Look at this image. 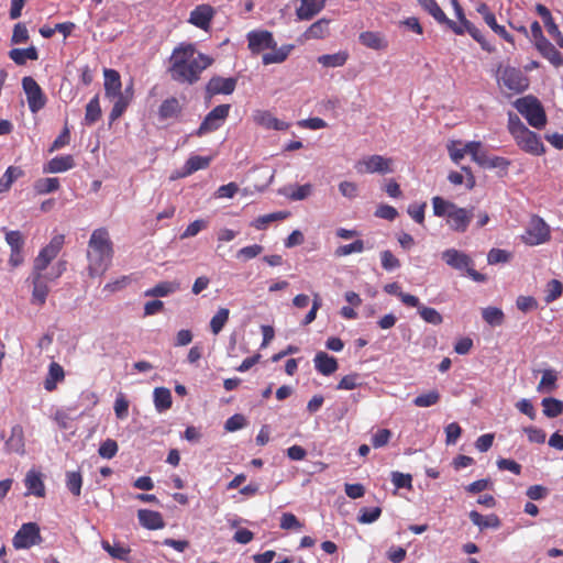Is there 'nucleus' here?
<instances>
[{
    "mask_svg": "<svg viewBox=\"0 0 563 563\" xmlns=\"http://www.w3.org/2000/svg\"><path fill=\"white\" fill-rule=\"evenodd\" d=\"M214 59L199 52L195 44L181 42L174 47L168 59L170 78L181 85H195L201 74L213 64Z\"/></svg>",
    "mask_w": 563,
    "mask_h": 563,
    "instance_id": "1",
    "label": "nucleus"
},
{
    "mask_svg": "<svg viewBox=\"0 0 563 563\" xmlns=\"http://www.w3.org/2000/svg\"><path fill=\"white\" fill-rule=\"evenodd\" d=\"M113 257V243L106 228L92 231L88 242V272L91 277L102 275Z\"/></svg>",
    "mask_w": 563,
    "mask_h": 563,
    "instance_id": "2",
    "label": "nucleus"
},
{
    "mask_svg": "<svg viewBox=\"0 0 563 563\" xmlns=\"http://www.w3.org/2000/svg\"><path fill=\"white\" fill-rule=\"evenodd\" d=\"M249 49L253 55H257L265 49H273V53H266L262 57L264 65L280 64L287 59L295 48L292 44H286L277 48L272 32L266 30L251 31L246 35Z\"/></svg>",
    "mask_w": 563,
    "mask_h": 563,
    "instance_id": "3",
    "label": "nucleus"
},
{
    "mask_svg": "<svg viewBox=\"0 0 563 563\" xmlns=\"http://www.w3.org/2000/svg\"><path fill=\"white\" fill-rule=\"evenodd\" d=\"M433 214L444 218L448 227L456 233H465L474 218V207L463 208L440 196L432 198Z\"/></svg>",
    "mask_w": 563,
    "mask_h": 563,
    "instance_id": "4",
    "label": "nucleus"
},
{
    "mask_svg": "<svg viewBox=\"0 0 563 563\" xmlns=\"http://www.w3.org/2000/svg\"><path fill=\"white\" fill-rule=\"evenodd\" d=\"M517 111L534 129H543L547 124V114L542 103L533 96H525L514 102Z\"/></svg>",
    "mask_w": 563,
    "mask_h": 563,
    "instance_id": "5",
    "label": "nucleus"
},
{
    "mask_svg": "<svg viewBox=\"0 0 563 563\" xmlns=\"http://www.w3.org/2000/svg\"><path fill=\"white\" fill-rule=\"evenodd\" d=\"M441 256L446 265L460 272L464 271L474 282L483 283L486 280L484 274L474 269V261L468 254L456 249H448L442 252Z\"/></svg>",
    "mask_w": 563,
    "mask_h": 563,
    "instance_id": "6",
    "label": "nucleus"
},
{
    "mask_svg": "<svg viewBox=\"0 0 563 563\" xmlns=\"http://www.w3.org/2000/svg\"><path fill=\"white\" fill-rule=\"evenodd\" d=\"M497 82L511 93H521L529 87V79L516 67H499L497 71Z\"/></svg>",
    "mask_w": 563,
    "mask_h": 563,
    "instance_id": "7",
    "label": "nucleus"
},
{
    "mask_svg": "<svg viewBox=\"0 0 563 563\" xmlns=\"http://www.w3.org/2000/svg\"><path fill=\"white\" fill-rule=\"evenodd\" d=\"M394 159L383 155L374 154L358 159L354 168L358 174H389L394 172Z\"/></svg>",
    "mask_w": 563,
    "mask_h": 563,
    "instance_id": "8",
    "label": "nucleus"
},
{
    "mask_svg": "<svg viewBox=\"0 0 563 563\" xmlns=\"http://www.w3.org/2000/svg\"><path fill=\"white\" fill-rule=\"evenodd\" d=\"M551 232L550 227L545 223V221L538 217L533 216L526 228L525 233L521 235L522 241L527 245H539L545 243L550 240Z\"/></svg>",
    "mask_w": 563,
    "mask_h": 563,
    "instance_id": "9",
    "label": "nucleus"
},
{
    "mask_svg": "<svg viewBox=\"0 0 563 563\" xmlns=\"http://www.w3.org/2000/svg\"><path fill=\"white\" fill-rule=\"evenodd\" d=\"M231 104L223 103L214 107L202 120L201 124L195 132L197 136H203L208 133L217 131L229 117Z\"/></svg>",
    "mask_w": 563,
    "mask_h": 563,
    "instance_id": "10",
    "label": "nucleus"
},
{
    "mask_svg": "<svg viewBox=\"0 0 563 563\" xmlns=\"http://www.w3.org/2000/svg\"><path fill=\"white\" fill-rule=\"evenodd\" d=\"M41 542L40 527L35 522L23 523L12 539V544L16 550L30 549Z\"/></svg>",
    "mask_w": 563,
    "mask_h": 563,
    "instance_id": "11",
    "label": "nucleus"
},
{
    "mask_svg": "<svg viewBox=\"0 0 563 563\" xmlns=\"http://www.w3.org/2000/svg\"><path fill=\"white\" fill-rule=\"evenodd\" d=\"M22 88L26 96L29 109L32 113H37L45 107L47 101L46 96L33 77H23Z\"/></svg>",
    "mask_w": 563,
    "mask_h": 563,
    "instance_id": "12",
    "label": "nucleus"
},
{
    "mask_svg": "<svg viewBox=\"0 0 563 563\" xmlns=\"http://www.w3.org/2000/svg\"><path fill=\"white\" fill-rule=\"evenodd\" d=\"M64 243L63 235L54 236L49 244L43 247L34 261V274L42 275V272L47 268L49 263L58 255Z\"/></svg>",
    "mask_w": 563,
    "mask_h": 563,
    "instance_id": "13",
    "label": "nucleus"
},
{
    "mask_svg": "<svg viewBox=\"0 0 563 563\" xmlns=\"http://www.w3.org/2000/svg\"><path fill=\"white\" fill-rule=\"evenodd\" d=\"M5 231V242L10 246L9 264L15 268L23 264L24 254L23 246L25 243L23 234L19 230Z\"/></svg>",
    "mask_w": 563,
    "mask_h": 563,
    "instance_id": "14",
    "label": "nucleus"
},
{
    "mask_svg": "<svg viewBox=\"0 0 563 563\" xmlns=\"http://www.w3.org/2000/svg\"><path fill=\"white\" fill-rule=\"evenodd\" d=\"M238 85L235 77L212 76L206 85V98L211 99L217 95H231Z\"/></svg>",
    "mask_w": 563,
    "mask_h": 563,
    "instance_id": "15",
    "label": "nucleus"
},
{
    "mask_svg": "<svg viewBox=\"0 0 563 563\" xmlns=\"http://www.w3.org/2000/svg\"><path fill=\"white\" fill-rule=\"evenodd\" d=\"M184 111V103L177 97H168L162 101L157 110L161 122L179 121Z\"/></svg>",
    "mask_w": 563,
    "mask_h": 563,
    "instance_id": "16",
    "label": "nucleus"
},
{
    "mask_svg": "<svg viewBox=\"0 0 563 563\" xmlns=\"http://www.w3.org/2000/svg\"><path fill=\"white\" fill-rule=\"evenodd\" d=\"M516 144L525 152L539 156L545 151L540 136L529 129L515 137Z\"/></svg>",
    "mask_w": 563,
    "mask_h": 563,
    "instance_id": "17",
    "label": "nucleus"
},
{
    "mask_svg": "<svg viewBox=\"0 0 563 563\" xmlns=\"http://www.w3.org/2000/svg\"><path fill=\"white\" fill-rule=\"evenodd\" d=\"M214 15V9L209 4L197 5L189 16V22L195 26L207 31L210 27L211 20Z\"/></svg>",
    "mask_w": 563,
    "mask_h": 563,
    "instance_id": "18",
    "label": "nucleus"
},
{
    "mask_svg": "<svg viewBox=\"0 0 563 563\" xmlns=\"http://www.w3.org/2000/svg\"><path fill=\"white\" fill-rule=\"evenodd\" d=\"M104 95L107 98L112 99L114 96L122 93V82L119 71L111 68H104Z\"/></svg>",
    "mask_w": 563,
    "mask_h": 563,
    "instance_id": "19",
    "label": "nucleus"
},
{
    "mask_svg": "<svg viewBox=\"0 0 563 563\" xmlns=\"http://www.w3.org/2000/svg\"><path fill=\"white\" fill-rule=\"evenodd\" d=\"M360 43L367 48L375 51H385L388 47V41L380 32L365 31L358 36Z\"/></svg>",
    "mask_w": 563,
    "mask_h": 563,
    "instance_id": "20",
    "label": "nucleus"
},
{
    "mask_svg": "<svg viewBox=\"0 0 563 563\" xmlns=\"http://www.w3.org/2000/svg\"><path fill=\"white\" fill-rule=\"evenodd\" d=\"M133 97V87L132 85L125 89V92L114 96L115 99L111 112L109 114L110 122H114L118 120L128 109Z\"/></svg>",
    "mask_w": 563,
    "mask_h": 563,
    "instance_id": "21",
    "label": "nucleus"
},
{
    "mask_svg": "<svg viewBox=\"0 0 563 563\" xmlns=\"http://www.w3.org/2000/svg\"><path fill=\"white\" fill-rule=\"evenodd\" d=\"M140 523L148 530H158L165 527L163 516L158 511L150 509H140L137 511Z\"/></svg>",
    "mask_w": 563,
    "mask_h": 563,
    "instance_id": "22",
    "label": "nucleus"
},
{
    "mask_svg": "<svg viewBox=\"0 0 563 563\" xmlns=\"http://www.w3.org/2000/svg\"><path fill=\"white\" fill-rule=\"evenodd\" d=\"M313 363L316 369L324 376L332 375L339 367L336 358L322 351L316 354Z\"/></svg>",
    "mask_w": 563,
    "mask_h": 563,
    "instance_id": "23",
    "label": "nucleus"
},
{
    "mask_svg": "<svg viewBox=\"0 0 563 563\" xmlns=\"http://www.w3.org/2000/svg\"><path fill=\"white\" fill-rule=\"evenodd\" d=\"M537 51L540 55L549 60L554 67L563 66V55L560 51L549 41H541L540 44L536 46Z\"/></svg>",
    "mask_w": 563,
    "mask_h": 563,
    "instance_id": "24",
    "label": "nucleus"
},
{
    "mask_svg": "<svg viewBox=\"0 0 563 563\" xmlns=\"http://www.w3.org/2000/svg\"><path fill=\"white\" fill-rule=\"evenodd\" d=\"M75 167V159L71 155H59L53 157L47 164L44 166V173H64Z\"/></svg>",
    "mask_w": 563,
    "mask_h": 563,
    "instance_id": "25",
    "label": "nucleus"
},
{
    "mask_svg": "<svg viewBox=\"0 0 563 563\" xmlns=\"http://www.w3.org/2000/svg\"><path fill=\"white\" fill-rule=\"evenodd\" d=\"M25 495H34L36 497L45 496V485L42 479V474L33 470L29 471L25 475Z\"/></svg>",
    "mask_w": 563,
    "mask_h": 563,
    "instance_id": "26",
    "label": "nucleus"
},
{
    "mask_svg": "<svg viewBox=\"0 0 563 563\" xmlns=\"http://www.w3.org/2000/svg\"><path fill=\"white\" fill-rule=\"evenodd\" d=\"M254 121L266 129H273L276 131H284L289 128V123L275 118L268 111H257L254 114Z\"/></svg>",
    "mask_w": 563,
    "mask_h": 563,
    "instance_id": "27",
    "label": "nucleus"
},
{
    "mask_svg": "<svg viewBox=\"0 0 563 563\" xmlns=\"http://www.w3.org/2000/svg\"><path fill=\"white\" fill-rule=\"evenodd\" d=\"M65 379V372L60 364L52 362L48 366V372L44 380V388L47 391H54L58 383Z\"/></svg>",
    "mask_w": 563,
    "mask_h": 563,
    "instance_id": "28",
    "label": "nucleus"
},
{
    "mask_svg": "<svg viewBox=\"0 0 563 563\" xmlns=\"http://www.w3.org/2000/svg\"><path fill=\"white\" fill-rule=\"evenodd\" d=\"M49 292V287L44 280L43 276L40 274H34L33 276V291H32V302L38 306H43L46 301L47 295Z\"/></svg>",
    "mask_w": 563,
    "mask_h": 563,
    "instance_id": "29",
    "label": "nucleus"
},
{
    "mask_svg": "<svg viewBox=\"0 0 563 563\" xmlns=\"http://www.w3.org/2000/svg\"><path fill=\"white\" fill-rule=\"evenodd\" d=\"M468 516L471 521L481 530L487 528L498 529L501 525L500 519L495 514L483 516L478 511L472 510Z\"/></svg>",
    "mask_w": 563,
    "mask_h": 563,
    "instance_id": "30",
    "label": "nucleus"
},
{
    "mask_svg": "<svg viewBox=\"0 0 563 563\" xmlns=\"http://www.w3.org/2000/svg\"><path fill=\"white\" fill-rule=\"evenodd\" d=\"M453 4L455 7L456 15L460 20V24H457L456 22H454L448 18H446V21H444L443 23H446L453 30V32L455 34L462 35L465 32L468 33L471 27L474 26V24L465 18L463 10H462L461 5L459 4L457 0H453Z\"/></svg>",
    "mask_w": 563,
    "mask_h": 563,
    "instance_id": "31",
    "label": "nucleus"
},
{
    "mask_svg": "<svg viewBox=\"0 0 563 563\" xmlns=\"http://www.w3.org/2000/svg\"><path fill=\"white\" fill-rule=\"evenodd\" d=\"M8 451L23 454L24 453V432L20 424H15L11 429V435L5 442Z\"/></svg>",
    "mask_w": 563,
    "mask_h": 563,
    "instance_id": "32",
    "label": "nucleus"
},
{
    "mask_svg": "<svg viewBox=\"0 0 563 563\" xmlns=\"http://www.w3.org/2000/svg\"><path fill=\"white\" fill-rule=\"evenodd\" d=\"M323 9V3L317 0H301V4L296 10L299 20H310Z\"/></svg>",
    "mask_w": 563,
    "mask_h": 563,
    "instance_id": "33",
    "label": "nucleus"
},
{
    "mask_svg": "<svg viewBox=\"0 0 563 563\" xmlns=\"http://www.w3.org/2000/svg\"><path fill=\"white\" fill-rule=\"evenodd\" d=\"M9 57L16 64V65H24L27 59L30 60H37L38 59V52L35 46H30L27 48H12L9 52Z\"/></svg>",
    "mask_w": 563,
    "mask_h": 563,
    "instance_id": "34",
    "label": "nucleus"
},
{
    "mask_svg": "<svg viewBox=\"0 0 563 563\" xmlns=\"http://www.w3.org/2000/svg\"><path fill=\"white\" fill-rule=\"evenodd\" d=\"M349 59L346 51H340L334 54H324L318 57V63L325 68H335L343 66Z\"/></svg>",
    "mask_w": 563,
    "mask_h": 563,
    "instance_id": "35",
    "label": "nucleus"
},
{
    "mask_svg": "<svg viewBox=\"0 0 563 563\" xmlns=\"http://www.w3.org/2000/svg\"><path fill=\"white\" fill-rule=\"evenodd\" d=\"M290 217L289 211H276L273 213L260 216L256 218L251 225L256 230H266L267 227L275 221H282Z\"/></svg>",
    "mask_w": 563,
    "mask_h": 563,
    "instance_id": "36",
    "label": "nucleus"
},
{
    "mask_svg": "<svg viewBox=\"0 0 563 563\" xmlns=\"http://www.w3.org/2000/svg\"><path fill=\"white\" fill-rule=\"evenodd\" d=\"M180 289L178 282H161L145 291L146 297H165Z\"/></svg>",
    "mask_w": 563,
    "mask_h": 563,
    "instance_id": "37",
    "label": "nucleus"
},
{
    "mask_svg": "<svg viewBox=\"0 0 563 563\" xmlns=\"http://www.w3.org/2000/svg\"><path fill=\"white\" fill-rule=\"evenodd\" d=\"M329 33V20L320 19L312 23L303 33L306 40L324 38Z\"/></svg>",
    "mask_w": 563,
    "mask_h": 563,
    "instance_id": "38",
    "label": "nucleus"
},
{
    "mask_svg": "<svg viewBox=\"0 0 563 563\" xmlns=\"http://www.w3.org/2000/svg\"><path fill=\"white\" fill-rule=\"evenodd\" d=\"M101 547L106 552H108V554L111 558L120 560V561H125V562L129 561V555L131 552L130 548L123 547L120 543L111 544L107 540L101 541Z\"/></svg>",
    "mask_w": 563,
    "mask_h": 563,
    "instance_id": "39",
    "label": "nucleus"
},
{
    "mask_svg": "<svg viewBox=\"0 0 563 563\" xmlns=\"http://www.w3.org/2000/svg\"><path fill=\"white\" fill-rule=\"evenodd\" d=\"M172 393L168 388L157 387L154 389L155 408L162 412L172 407Z\"/></svg>",
    "mask_w": 563,
    "mask_h": 563,
    "instance_id": "40",
    "label": "nucleus"
},
{
    "mask_svg": "<svg viewBox=\"0 0 563 563\" xmlns=\"http://www.w3.org/2000/svg\"><path fill=\"white\" fill-rule=\"evenodd\" d=\"M59 180L56 177L38 178L34 181L33 188L36 195H46L59 189Z\"/></svg>",
    "mask_w": 563,
    "mask_h": 563,
    "instance_id": "41",
    "label": "nucleus"
},
{
    "mask_svg": "<svg viewBox=\"0 0 563 563\" xmlns=\"http://www.w3.org/2000/svg\"><path fill=\"white\" fill-rule=\"evenodd\" d=\"M102 114L99 96L96 95L90 99L86 106L85 122L87 125H92L100 120Z\"/></svg>",
    "mask_w": 563,
    "mask_h": 563,
    "instance_id": "42",
    "label": "nucleus"
},
{
    "mask_svg": "<svg viewBox=\"0 0 563 563\" xmlns=\"http://www.w3.org/2000/svg\"><path fill=\"white\" fill-rule=\"evenodd\" d=\"M558 373L552 368L544 369L537 390L551 393L556 388Z\"/></svg>",
    "mask_w": 563,
    "mask_h": 563,
    "instance_id": "43",
    "label": "nucleus"
},
{
    "mask_svg": "<svg viewBox=\"0 0 563 563\" xmlns=\"http://www.w3.org/2000/svg\"><path fill=\"white\" fill-rule=\"evenodd\" d=\"M312 192V185L305 184L300 186H289L286 187L283 194L288 197L290 200L299 201L308 198Z\"/></svg>",
    "mask_w": 563,
    "mask_h": 563,
    "instance_id": "44",
    "label": "nucleus"
},
{
    "mask_svg": "<svg viewBox=\"0 0 563 563\" xmlns=\"http://www.w3.org/2000/svg\"><path fill=\"white\" fill-rule=\"evenodd\" d=\"M462 170L466 173V177H464L459 172H451L448 176V179L451 184L459 186L462 185L465 180L467 189H473L475 186V177L470 167H462Z\"/></svg>",
    "mask_w": 563,
    "mask_h": 563,
    "instance_id": "45",
    "label": "nucleus"
},
{
    "mask_svg": "<svg viewBox=\"0 0 563 563\" xmlns=\"http://www.w3.org/2000/svg\"><path fill=\"white\" fill-rule=\"evenodd\" d=\"M23 170L20 167L10 166L7 168L0 178V194L8 191L14 180L23 176Z\"/></svg>",
    "mask_w": 563,
    "mask_h": 563,
    "instance_id": "46",
    "label": "nucleus"
},
{
    "mask_svg": "<svg viewBox=\"0 0 563 563\" xmlns=\"http://www.w3.org/2000/svg\"><path fill=\"white\" fill-rule=\"evenodd\" d=\"M541 405L543 407V413L548 418H556L563 413V402L556 398H543Z\"/></svg>",
    "mask_w": 563,
    "mask_h": 563,
    "instance_id": "47",
    "label": "nucleus"
},
{
    "mask_svg": "<svg viewBox=\"0 0 563 563\" xmlns=\"http://www.w3.org/2000/svg\"><path fill=\"white\" fill-rule=\"evenodd\" d=\"M230 310L228 308H219L217 313L211 318L210 330L213 334H219L229 320Z\"/></svg>",
    "mask_w": 563,
    "mask_h": 563,
    "instance_id": "48",
    "label": "nucleus"
},
{
    "mask_svg": "<svg viewBox=\"0 0 563 563\" xmlns=\"http://www.w3.org/2000/svg\"><path fill=\"white\" fill-rule=\"evenodd\" d=\"M210 157L206 156H190L185 164V174L190 175L199 169H205L210 164Z\"/></svg>",
    "mask_w": 563,
    "mask_h": 563,
    "instance_id": "49",
    "label": "nucleus"
},
{
    "mask_svg": "<svg viewBox=\"0 0 563 563\" xmlns=\"http://www.w3.org/2000/svg\"><path fill=\"white\" fill-rule=\"evenodd\" d=\"M483 319L492 327L501 325L504 323V312L496 307H487L482 311Z\"/></svg>",
    "mask_w": 563,
    "mask_h": 563,
    "instance_id": "50",
    "label": "nucleus"
},
{
    "mask_svg": "<svg viewBox=\"0 0 563 563\" xmlns=\"http://www.w3.org/2000/svg\"><path fill=\"white\" fill-rule=\"evenodd\" d=\"M440 393L435 389L421 394L413 399L416 407L426 408L437 405L440 401Z\"/></svg>",
    "mask_w": 563,
    "mask_h": 563,
    "instance_id": "51",
    "label": "nucleus"
},
{
    "mask_svg": "<svg viewBox=\"0 0 563 563\" xmlns=\"http://www.w3.org/2000/svg\"><path fill=\"white\" fill-rule=\"evenodd\" d=\"M66 486L74 496L79 497L81 494L82 486L81 474L79 472H67Z\"/></svg>",
    "mask_w": 563,
    "mask_h": 563,
    "instance_id": "52",
    "label": "nucleus"
},
{
    "mask_svg": "<svg viewBox=\"0 0 563 563\" xmlns=\"http://www.w3.org/2000/svg\"><path fill=\"white\" fill-rule=\"evenodd\" d=\"M479 165L485 168L507 169L510 165V162L501 156H487L486 154H483V158H481Z\"/></svg>",
    "mask_w": 563,
    "mask_h": 563,
    "instance_id": "53",
    "label": "nucleus"
},
{
    "mask_svg": "<svg viewBox=\"0 0 563 563\" xmlns=\"http://www.w3.org/2000/svg\"><path fill=\"white\" fill-rule=\"evenodd\" d=\"M418 312L427 323L439 325L443 322L441 313L434 308L421 306Z\"/></svg>",
    "mask_w": 563,
    "mask_h": 563,
    "instance_id": "54",
    "label": "nucleus"
},
{
    "mask_svg": "<svg viewBox=\"0 0 563 563\" xmlns=\"http://www.w3.org/2000/svg\"><path fill=\"white\" fill-rule=\"evenodd\" d=\"M422 8L428 11L438 22L446 21V15L442 9L438 5L435 0H417Z\"/></svg>",
    "mask_w": 563,
    "mask_h": 563,
    "instance_id": "55",
    "label": "nucleus"
},
{
    "mask_svg": "<svg viewBox=\"0 0 563 563\" xmlns=\"http://www.w3.org/2000/svg\"><path fill=\"white\" fill-rule=\"evenodd\" d=\"M365 250L363 240H355L354 242L345 245H340L334 254L338 257L347 256L352 253H362Z\"/></svg>",
    "mask_w": 563,
    "mask_h": 563,
    "instance_id": "56",
    "label": "nucleus"
},
{
    "mask_svg": "<svg viewBox=\"0 0 563 563\" xmlns=\"http://www.w3.org/2000/svg\"><path fill=\"white\" fill-rule=\"evenodd\" d=\"M380 515H382V508H379V507H372V508L364 507L360 510L357 520L361 523H373L380 517Z\"/></svg>",
    "mask_w": 563,
    "mask_h": 563,
    "instance_id": "57",
    "label": "nucleus"
},
{
    "mask_svg": "<svg viewBox=\"0 0 563 563\" xmlns=\"http://www.w3.org/2000/svg\"><path fill=\"white\" fill-rule=\"evenodd\" d=\"M528 128L523 124V122L520 120V118L512 113H508V131L515 139L516 135H519L520 133H523L527 131Z\"/></svg>",
    "mask_w": 563,
    "mask_h": 563,
    "instance_id": "58",
    "label": "nucleus"
},
{
    "mask_svg": "<svg viewBox=\"0 0 563 563\" xmlns=\"http://www.w3.org/2000/svg\"><path fill=\"white\" fill-rule=\"evenodd\" d=\"M562 291H563V285L560 280H558V279L550 280L547 286V295L544 298L545 302L550 303V302L556 300L562 295Z\"/></svg>",
    "mask_w": 563,
    "mask_h": 563,
    "instance_id": "59",
    "label": "nucleus"
},
{
    "mask_svg": "<svg viewBox=\"0 0 563 563\" xmlns=\"http://www.w3.org/2000/svg\"><path fill=\"white\" fill-rule=\"evenodd\" d=\"M303 525L291 512H285L280 518V528L284 530H300Z\"/></svg>",
    "mask_w": 563,
    "mask_h": 563,
    "instance_id": "60",
    "label": "nucleus"
},
{
    "mask_svg": "<svg viewBox=\"0 0 563 563\" xmlns=\"http://www.w3.org/2000/svg\"><path fill=\"white\" fill-rule=\"evenodd\" d=\"M380 262L383 268L388 272L400 267V261L389 250L380 253Z\"/></svg>",
    "mask_w": 563,
    "mask_h": 563,
    "instance_id": "61",
    "label": "nucleus"
},
{
    "mask_svg": "<svg viewBox=\"0 0 563 563\" xmlns=\"http://www.w3.org/2000/svg\"><path fill=\"white\" fill-rule=\"evenodd\" d=\"M30 38L27 27L23 23H16L13 27L11 43L12 44H22L26 43Z\"/></svg>",
    "mask_w": 563,
    "mask_h": 563,
    "instance_id": "62",
    "label": "nucleus"
},
{
    "mask_svg": "<svg viewBox=\"0 0 563 563\" xmlns=\"http://www.w3.org/2000/svg\"><path fill=\"white\" fill-rule=\"evenodd\" d=\"M358 380H360V375L357 373H352V374L345 375L339 382L336 389L353 390L361 385V383Z\"/></svg>",
    "mask_w": 563,
    "mask_h": 563,
    "instance_id": "63",
    "label": "nucleus"
},
{
    "mask_svg": "<svg viewBox=\"0 0 563 563\" xmlns=\"http://www.w3.org/2000/svg\"><path fill=\"white\" fill-rule=\"evenodd\" d=\"M118 452V444L112 439L103 441L98 450V453L103 459H112Z\"/></svg>",
    "mask_w": 563,
    "mask_h": 563,
    "instance_id": "64",
    "label": "nucleus"
}]
</instances>
